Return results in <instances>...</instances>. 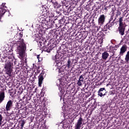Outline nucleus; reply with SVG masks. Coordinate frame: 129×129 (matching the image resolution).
<instances>
[{
	"label": "nucleus",
	"instance_id": "obj_31",
	"mask_svg": "<svg viewBox=\"0 0 129 129\" xmlns=\"http://www.w3.org/2000/svg\"><path fill=\"white\" fill-rule=\"evenodd\" d=\"M3 118H4V117H3V115L2 114H0V125H2V122L3 121Z\"/></svg>",
	"mask_w": 129,
	"mask_h": 129
},
{
	"label": "nucleus",
	"instance_id": "obj_22",
	"mask_svg": "<svg viewBox=\"0 0 129 129\" xmlns=\"http://www.w3.org/2000/svg\"><path fill=\"white\" fill-rule=\"evenodd\" d=\"M72 66V62H71V59L69 58L68 60L67 63L66 64V67H68V69L71 68Z\"/></svg>",
	"mask_w": 129,
	"mask_h": 129
},
{
	"label": "nucleus",
	"instance_id": "obj_10",
	"mask_svg": "<svg viewBox=\"0 0 129 129\" xmlns=\"http://www.w3.org/2000/svg\"><path fill=\"white\" fill-rule=\"evenodd\" d=\"M105 94H106V90H105V88H101L98 91V95H99V96H100V97L104 96Z\"/></svg>",
	"mask_w": 129,
	"mask_h": 129
},
{
	"label": "nucleus",
	"instance_id": "obj_2",
	"mask_svg": "<svg viewBox=\"0 0 129 129\" xmlns=\"http://www.w3.org/2000/svg\"><path fill=\"white\" fill-rule=\"evenodd\" d=\"M21 45H19L18 48L17 50L18 51L19 54L21 57H24V53H25V49H26V44L24 43V39H21Z\"/></svg>",
	"mask_w": 129,
	"mask_h": 129
},
{
	"label": "nucleus",
	"instance_id": "obj_18",
	"mask_svg": "<svg viewBox=\"0 0 129 129\" xmlns=\"http://www.w3.org/2000/svg\"><path fill=\"white\" fill-rule=\"evenodd\" d=\"M5 97L6 96L5 95V92H3L0 93V104L5 100Z\"/></svg>",
	"mask_w": 129,
	"mask_h": 129
},
{
	"label": "nucleus",
	"instance_id": "obj_3",
	"mask_svg": "<svg viewBox=\"0 0 129 129\" xmlns=\"http://www.w3.org/2000/svg\"><path fill=\"white\" fill-rule=\"evenodd\" d=\"M8 14H10V13L7 11L5 8H0V23L4 22V16L8 15Z\"/></svg>",
	"mask_w": 129,
	"mask_h": 129
},
{
	"label": "nucleus",
	"instance_id": "obj_11",
	"mask_svg": "<svg viewBox=\"0 0 129 129\" xmlns=\"http://www.w3.org/2000/svg\"><path fill=\"white\" fill-rule=\"evenodd\" d=\"M127 49V46L126 45L124 44L122 46L120 49L119 55L120 56H123V54L126 52V50Z\"/></svg>",
	"mask_w": 129,
	"mask_h": 129
},
{
	"label": "nucleus",
	"instance_id": "obj_6",
	"mask_svg": "<svg viewBox=\"0 0 129 129\" xmlns=\"http://www.w3.org/2000/svg\"><path fill=\"white\" fill-rule=\"evenodd\" d=\"M9 60L6 62L5 65V69H13L14 64L13 63V60L9 58Z\"/></svg>",
	"mask_w": 129,
	"mask_h": 129
},
{
	"label": "nucleus",
	"instance_id": "obj_21",
	"mask_svg": "<svg viewBox=\"0 0 129 129\" xmlns=\"http://www.w3.org/2000/svg\"><path fill=\"white\" fill-rule=\"evenodd\" d=\"M102 31L99 32L98 33H97V37H100L101 38H103V37L105 36V32H104L105 31H104L103 30H102Z\"/></svg>",
	"mask_w": 129,
	"mask_h": 129
},
{
	"label": "nucleus",
	"instance_id": "obj_36",
	"mask_svg": "<svg viewBox=\"0 0 129 129\" xmlns=\"http://www.w3.org/2000/svg\"><path fill=\"white\" fill-rule=\"evenodd\" d=\"M37 58L38 60H39V59H40V55H37Z\"/></svg>",
	"mask_w": 129,
	"mask_h": 129
},
{
	"label": "nucleus",
	"instance_id": "obj_32",
	"mask_svg": "<svg viewBox=\"0 0 129 129\" xmlns=\"http://www.w3.org/2000/svg\"><path fill=\"white\" fill-rule=\"evenodd\" d=\"M76 40H79L80 39H82V40H84L85 39V37H76Z\"/></svg>",
	"mask_w": 129,
	"mask_h": 129
},
{
	"label": "nucleus",
	"instance_id": "obj_24",
	"mask_svg": "<svg viewBox=\"0 0 129 129\" xmlns=\"http://www.w3.org/2000/svg\"><path fill=\"white\" fill-rule=\"evenodd\" d=\"M125 60L126 61V62H127V63H128V61H129V50L127 52V53L125 55Z\"/></svg>",
	"mask_w": 129,
	"mask_h": 129
},
{
	"label": "nucleus",
	"instance_id": "obj_19",
	"mask_svg": "<svg viewBox=\"0 0 129 129\" xmlns=\"http://www.w3.org/2000/svg\"><path fill=\"white\" fill-rule=\"evenodd\" d=\"M5 72L6 74H8V75H9V76H12L13 69H5Z\"/></svg>",
	"mask_w": 129,
	"mask_h": 129
},
{
	"label": "nucleus",
	"instance_id": "obj_12",
	"mask_svg": "<svg viewBox=\"0 0 129 129\" xmlns=\"http://www.w3.org/2000/svg\"><path fill=\"white\" fill-rule=\"evenodd\" d=\"M13 106V101L12 100H9L6 105V109L7 111L11 110V108Z\"/></svg>",
	"mask_w": 129,
	"mask_h": 129
},
{
	"label": "nucleus",
	"instance_id": "obj_14",
	"mask_svg": "<svg viewBox=\"0 0 129 129\" xmlns=\"http://www.w3.org/2000/svg\"><path fill=\"white\" fill-rule=\"evenodd\" d=\"M116 20V23H118L119 26H124L123 24V16L120 17L118 19Z\"/></svg>",
	"mask_w": 129,
	"mask_h": 129
},
{
	"label": "nucleus",
	"instance_id": "obj_1",
	"mask_svg": "<svg viewBox=\"0 0 129 129\" xmlns=\"http://www.w3.org/2000/svg\"><path fill=\"white\" fill-rule=\"evenodd\" d=\"M113 20V16H111V17L109 19L108 22L104 26L102 30L104 32H107L108 30H110V29H112V26H114L115 18H114V20Z\"/></svg>",
	"mask_w": 129,
	"mask_h": 129
},
{
	"label": "nucleus",
	"instance_id": "obj_35",
	"mask_svg": "<svg viewBox=\"0 0 129 129\" xmlns=\"http://www.w3.org/2000/svg\"><path fill=\"white\" fill-rule=\"evenodd\" d=\"M68 28V26L65 25V26L63 27V29H67Z\"/></svg>",
	"mask_w": 129,
	"mask_h": 129
},
{
	"label": "nucleus",
	"instance_id": "obj_5",
	"mask_svg": "<svg viewBox=\"0 0 129 129\" xmlns=\"http://www.w3.org/2000/svg\"><path fill=\"white\" fill-rule=\"evenodd\" d=\"M45 76H46V74L45 72H42L38 77V85L39 86H42V84L43 83V81L44 80V78H45Z\"/></svg>",
	"mask_w": 129,
	"mask_h": 129
},
{
	"label": "nucleus",
	"instance_id": "obj_33",
	"mask_svg": "<svg viewBox=\"0 0 129 129\" xmlns=\"http://www.w3.org/2000/svg\"><path fill=\"white\" fill-rule=\"evenodd\" d=\"M42 60H43V59L42 58V57H40L38 59V61L39 62H41L42 61Z\"/></svg>",
	"mask_w": 129,
	"mask_h": 129
},
{
	"label": "nucleus",
	"instance_id": "obj_26",
	"mask_svg": "<svg viewBox=\"0 0 129 129\" xmlns=\"http://www.w3.org/2000/svg\"><path fill=\"white\" fill-rule=\"evenodd\" d=\"M25 123H26V121H25V120H21V121L20 122V124L22 128L24 127V125H25Z\"/></svg>",
	"mask_w": 129,
	"mask_h": 129
},
{
	"label": "nucleus",
	"instance_id": "obj_4",
	"mask_svg": "<svg viewBox=\"0 0 129 129\" xmlns=\"http://www.w3.org/2000/svg\"><path fill=\"white\" fill-rule=\"evenodd\" d=\"M106 18V15L104 14L101 15L98 18V23L100 26H102L105 22V19Z\"/></svg>",
	"mask_w": 129,
	"mask_h": 129
},
{
	"label": "nucleus",
	"instance_id": "obj_29",
	"mask_svg": "<svg viewBox=\"0 0 129 129\" xmlns=\"http://www.w3.org/2000/svg\"><path fill=\"white\" fill-rule=\"evenodd\" d=\"M84 82H82L81 81H79L78 80V82H77V84L79 86H82V83H83Z\"/></svg>",
	"mask_w": 129,
	"mask_h": 129
},
{
	"label": "nucleus",
	"instance_id": "obj_25",
	"mask_svg": "<svg viewBox=\"0 0 129 129\" xmlns=\"http://www.w3.org/2000/svg\"><path fill=\"white\" fill-rule=\"evenodd\" d=\"M45 25L47 26V28H51L52 26V23L50 21H46Z\"/></svg>",
	"mask_w": 129,
	"mask_h": 129
},
{
	"label": "nucleus",
	"instance_id": "obj_30",
	"mask_svg": "<svg viewBox=\"0 0 129 129\" xmlns=\"http://www.w3.org/2000/svg\"><path fill=\"white\" fill-rule=\"evenodd\" d=\"M5 6H6L5 3H3L2 4H0V9H5Z\"/></svg>",
	"mask_w": 129,
	"mask_h": 129
},
{
	"label": "nucleus",
	"instance_id": "obj_20",
	"mask_svg": "<svg viewBox=\"0 0 129 129\" xmlns=\"http://www.w3.org/2000/svg\"><path fill=\"white\" fill-rule=\"evenodd\" d=\"M38 21L40 23H43V22H46V17L44 15H42L38 18Z\"/></svg>",
	"mask_w": 129,
	"mask_h": 129
},
{
	"label": "nucleus",
	"instance_id": "obj_17",
	"mask_svg": "<svg viewBox=\"0 0 129 129\" xmlns=\"http://www.w3.org/2000/svg\"><path fill=\"white\" fill-rule=\"evenodd\" d=\"M108 56H109V54H108L106 51L102 53V58L104 60H106L107 58H108Z\"/></svg>",
	"mask_w": 129,
	"mask_h": 129
},
{
	"label": "nucleus",
	"instance_id": "obj_7",
	"mask_svg": "<svg viewBox=\"0 0 129 129\" xmlns=\"http://www.w3.org/2000/svg\"><path fill=\"white\" fill-rule=\"evenodd\" d=\"M41 37H42V34H40L39 37L35 38V41H37L39 47L43 48V47H44V46L45 45H44V41L41 39Z\"/></svg>",
	"mask_w": 129,
	"mask_h": 129
},
{
	"label": "nucleus",
	"instance_id": "obj_34",
	"mask_svg": "<svg viewBox=\"0 0 129 129\" xmlns=\"http://www.w3.org/2000/svg\"><path fill=\"white\" fill-rule=\"evenodd\" d=\"M19 35H20V38H22L23 37V34L22 33H20L19 34Z\"/></svg>",
	"mask_w": 129,
	"mask_h": 129
},
{
	"label": "nucleus",
	"instance_id": "obj_37",
	"mask_svg": "<svg viewBox=\"0 0 129 129\" xmlns=\"http://www.w3.org/2000/svg\"><path fill=\"white\" fill-rule=\"evenodd\" d=\"M107 8L106 7L104 8V10H107Z\"/></svg>",
	"mask_w": 129,
	"mask_h": 129
},
{
	"label": "nucleus",
	"instance_id": "obj_23",
	"mask_svg": "<svg viewBox=\"0 0 129 129\" xmlns=\"http://www.w3.org/2000/svg\"><path fill=\"white\" fill-rule=\"evenodd\" d=\"M58 24L59 25V27H62V26L65 24V21L63 18H61L58 21Z\"/></svg>",
	"mask_w": 129,
	"mask_h": 129
},
{
	"label": "nucleus",
	"instance_id": "obj_38",
	"mask_svg": "<svg viewBox=\"0 0 129 129\" xmlns=\"http://www.w3.org/2000/svg\"><path fill=\"white\" fill-rule=\"evenodd\" d=\"M59 73H60V71H59Z\"/></svg>",
	"mask_w": 129,
	"mask_h": 129
},
{
	"label": "nucleus",
	"instance_id": "obj_16",
	"mask_svg": "<svg viewBox=\"0 0 129 129\" xmlns=\"http://www.w3.org/2000/svg\"><path fill=\"white\" fill-rule=\"evenodd\" d=\"M43 49L44 52H47V53H50V52H51V50H52V47L50 46L48 47L47 46H43Z\"/></svg>",
	"mask_w": 129,
	"mask_h": 129
},
{
	"label": "nucleus",
	"instance_id": "obj_13",
	"mask_svg": "<svg viewBox=\"0 0 129 129\" xmlns=\"http://www.w3.org/2000/svg\"><path fill=\"white\" fill-rule=\"evenodd\" d=\"M50 2L52 3L54 9H59L61 7V5L59 4L58 2L53 1V0H51Z\"/></svg>",
	"mask_w": 129,
	"mask_h": 129
},
{
	"label": "nucleus",
	"instance_id": "obj_28",
	"mask_svg": "<svg viewBox=\"0 0 129 129\" xmlns=\"http://www.w3.org/2000/svg\"><path fill=\"white\" fill-rule=\"evenodd\" d=\"M79 81H82V82H84V78H83V76L81 75L79 78Z\"/></svg>",
	"mask_w": 129,
	"mask_h": 129
},
{
	"label": "nucleus",
	"instance_id": "obj_15",
	"mask_svg": "<svg viewBox=\"0 0 129 129\" xmlns=\"http://www.w3.org/2000/svg\"><path fill=\"white\" fill-rule=\"evenodd\" d=\"M74 111H75L74 108H73L72 106H68V109L67 110V112L69 114H71V113H72V112H74Z\"/></svg>",
	"mask_w": 129,
	"mask_h": 129
},
{
	"label": "nucleus",
	"instance_id": "obj_8",
	"mask_svg": "<svg viewBox=\"0 0 129 129\" xmlns=\"http://www.w3.org/2000/svg\"><path fill=\"white\" fill-rule=\"evenodd\" d=\"M82 122H83V118H82V117H80L79 118V119L78 120L77 124L75 125V129H80V128H81V125H82Z\"/></svg>",
	"mask_w": 129,
	"mask_h": 129
},
{
	"label": "nucleus",
	"instance_id": "obj_9",
	"mask_svg": "<svg viewBox=\"0 0 129 129\" xmlns=\"http://www.w3.org/2000/svg\"><path fill=\"white\" fill-rule=\"evenodd\" d=\"M118 31L120 36H123L125 31V26H124V25L119 26L118 27Z\"/></svg>",
	"mask_w": 129,
	"mask_h": 129
},
{
	"label": "nucleus",
	"instance_id": "obj_27",
	"mask_svg": "<svg viewBox=\"0 0 129 129\" xmlns=\"http://www.w3.org/2000/svg\"><path fill=\"white\" fill-rule=\"evenodd\" d=\"M120 15H121V13H120L119 11H117L116 16L115 17V20H116L117 19V17L120 16Z\"/></svg>",
	"mask_w": 129,
	"mask_h": 129
}]
</instances>
